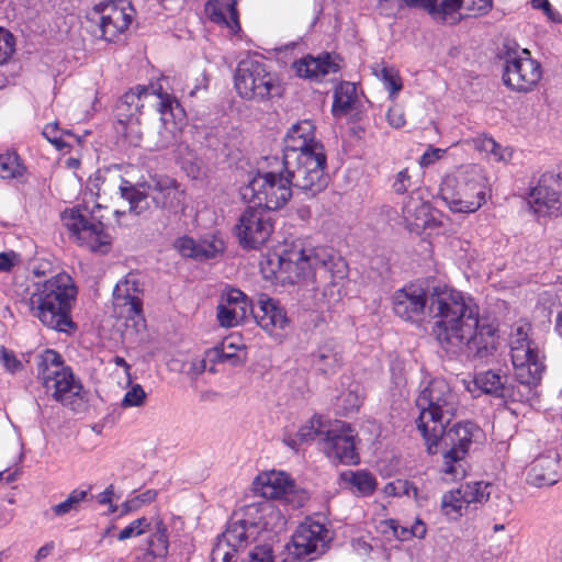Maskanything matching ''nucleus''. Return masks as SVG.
Segmentation results:
<instances>
[{"instance_id":"obj_1","label":"nucleus","mask_w":562,"mask_h":562,"mask_svg":"<svg viewBox=\"0 0 562 562\" xmlns=\"http://www.w3.org/2000/svg\"><path fill=\"white\" fill-rule=\"evenodd\" d=\"M429 316L432 335L448 352L465 350L480 361L490 359L497 349V329L481 322L479 305L471 296L445 286L430 297Z\"/></svg>"},{"instance_id":"obj_2","label":"nucleus","mask_w":562,"mask_h":562,"mask_svg":"<svg viewBox=\"0 0 562 562\" xmlns=\"http://www.w3.org/2000/svg\"><path fill=\"white\" fill-rule=\"evenodd\" d=\"M529 323L514 324L509 335V348L516 384L507 383V376L495 370L475 374L474 384L483 393L499 397L504 402L529 401L542 379L544 364L537 344L529 338Z\"/></svg>"},{"instance_id":"obj_3","label":"nucleus","mask_w":562,"mask_h":562,"mask_svg":"<svg viewBox=\"0 0 562 562\" xmlns=\"http://www.w3.org/2000/svg\"><path fill=\"white\" fill-rule=\"evenodd\" d=\"M262 521L236 519L227 524L225 531L217 537L211 551V562H274L269 544L250 546L261 529L282 530L285 518L280 510L266 504L260 507Z\"/></svg>"},{"instance_id":"obj_4","label":"nucleus","mask_w":562,"mask_h":562,"mask_svg":"<svg viewBox=\"0 0 562 562\" xmlns=\"http://www.w3.org/2000/svg\"><path fill=\"white\" fill-rule=\"evenodd\" d=\"M27 296L20 300L21 307L49 329L70 334L77 326L71 311L77 299V286L66 272L56 273L44 281L33 282Z\"/></svg>"},{"instance_id":"obj_5","label":"nucleus","mask_w":562,"mask_h":562,"mask_svg":"<svg viewBox=\"0 0 562 562\" xmlns=\"http://www.w3.org/2000/svg\"><path fill=\"white\" fill-rule=\"evenodd\" d=\"M278 268L273 273L284 274L291 282L306 278L312 271L333 285L347 277V263L344 259L326 249L304 248L301 241H294L290 248L278 256Z\"/></svg>"},{"instance_id":"obj_6","label":"nucleus","mask_w":562,"mask_h":562,"mask_svg":"<svg viewBox=\"0 0 562 562\" xmlns=\"http://www.w3.org/2000/svg\"><path fill=\"white\" fill-rule=\"evenodd\" d=\"M449 424H441L439 436H432V431L422 436L429 454L442 451V473L451 481L461 480L467 473L465 457L470 446L481 434V429L471 422L458 423L447 429Z\"/></svg>"},{"instance_id":"obj_7","label":"nucleus","mask_w":562,"mask_h":562,"mask_svg":"<svg viewBox=\"0 0 562 562\" xmlns=\"http://www.w3.org/2000/svg\"><path fill=\"white\" fill-rule=\"evenodd\" d=\"M419 415L416 426L424 436L432 431V436H439L441 424H450L456 416L459 400L443 379H432L419 392L416 398Z\"/></svg>"},{"instance_id":"obj_8","label":"nucleus","mask_w":562,"mask_h":562,"mask_svg":"<svg viewBox=\"0 0 562 562\" xmlns=\"http://www.w3.org/2000/svg\"><path fill=\"white\" fill-rule=\"evenodd\" d=\"M485 178L476 166H467L447 176L441 195L452 212L473 213L485 203Z\"/></svg>"},{"instance_id":"obj_9","label":"nucleus","mask_w":562,"mask_h":562,"mask_svg":"<svg viewBox=\"0 0 562 562\" xmlns=\"http://www.w3.org/2000/svg\"><path fill=\"white\" fill-rule=\"evenodd\" d=\"M37 378L47 393L64 406H72L79 397L82 384L74 375L70 367L64 364L61 356L46 349L36 357Z\"/></svg>"},{"instance_id":"obj_10","label":"nucleus","mask_w":562,"mask_h":562,"mask_svg":"<svg viewBox=\"0 0 562 562\" xmlns=\"http://www.w3.org/2000/svg\"><path fill=\"white\" fill-rule=\"evenodd\" d=\"M283 168L292 187L314 196L328 184L325 173L327 157L324 151L291 154L282 157Z\"/></svg>"},{"instance_id":"obj_11","label":"nucleus","mask_w":562,"mask_h":562,"mask_svg":"<svg viewBox=\"0 0 562 562\" xmlns=\"http://www.w3.org/2000/svg\"><path fill=\"white\" fill-rule=\"evenodd\" d=\"M235 88L246 100L262 101L279 93L278 78L263 61L256 58H246L238 63Z\"/></svg>"},{"instance_id":"obj_12","label":"nucleus","mask_w":562,"mask_h":562,"mask_svg":"<svg viewBox=\"0 0 562 562\" xmlns=\"http://www.w3.org/2000/svg\"><path fill=\"white\" fill-rule=\"evenodd\" d=\"M244 198L250 195L257 205L271 212L283 207L292 196V184L283 172H258L246 186Z\"/></svg>"},{"instance_id":"obj_13","label":"nucleus","mask_w":562,"mask_h":562,"mask_svg":"<svg viewBox=\"0 0 562 562\" xmlns=\"http://www.w3.org/2000/svg\"><path fill=\"white\" fill-rule=\"evenodd\" d=\"M541 77V65L531 58L528 49L506 53L502 79L507 88L515 92L528 93L538 86Z\"/></svg>"},{"instance_id":"obj_14","label":"nucleus","mask_w":562,"mask_h":562,"mask_svg":"<svg viewBox=\"0 0 562 562\" xmlns=\"http://www.w3.org/2000/svg\"><path fill=\"white\" fill-rule=\"evenodd\" d=\"M272 232V214L260 205L247 206L234 226V234L244 249H257L268 240Z\"/></svg>"},{"instance_id":"obj_15","label":"nucleus","mask_w":562,"mask_h":562,"mask_svg":"<svg viewBox=\"0 0 562 562\" xmlns=\"http://www.w3.org/2000/svg\"><path fill=\"white\" fill-rule=\"evenodd\" d=\"M64 226L76 241L93 252L105 254L110 247V236L101 222L89 218L79 210H66L61 214Z\"/></svg>"},{"instance_id":"obj_16","label":"nucleus","mask_w":562,"mask_h":562,"mask_svg":"<svg viewBox=\"0 0 562 562\" xmlns=\"http://www.w3.org/2000/svg\"><path fill=\"white\" fill-rule=\"evenodd\" d=\"M132 8L124 2L108 1L94 7L91 20L97 23L95 35L115 42L132 22Z\"/></svg>"},{"instance_id":"obj_17","label":"nucleus","mask_w":562,"mask_h":562,"mask_svg":"<svg viewBox=\"0 0 562 562\" xmlns=\"http://www.w3.org/2000/svg\"><path fill=\"white\" fill-rule=\"evenodd\" d=\"M357 435L348 425L330 426L318 440V446L333 463L357 464L359 454L356 449Z\"/></svg>"},{"instance_id":"obj_18","label":"nucleus","mask_w":562,"mask_h":562,"mask_svg":"<svg viewBox=\"0 0 562 562\" xmlns=\"http://www.w3.org/2000/svg\"><path fill=\"white\" fill-rule=\"evenodd\" d=\"M561 178L559 173L544 172L529 190L528 204L538 216L562 215Z\"/></svg>"},{"instance_id":"obj_19","label":"nucleus","mask_w":562,"mask_h":562,"mask_svg":"<svg viewBox=\"0 0 562 562\" xmlns=\"http://www.w3.org/2000/svg\"><path fill=\"white\" fill-rule=\"evenodd\" d=\"M328 541L329 531L323 524L306 521L301 524L292 536L290 553L299 560H314L325 552Z\"/></svg>"},{"instance_id":"obj_20","label":"nucleus","mask_w":562,"mask_h":562,"mask_svg":"<svg viewBox=\"0 0 562 562\" xmlns=\"http://www.w3.org/2000/svg\"><path fill=\"white\" fill-rule=\"evenodd\" d=\"M143 289L138 280L128 274L119 281L113 290V307L117 317L131 319L134 324L144 321Z\"/></svg>"},{"instance_id":"obj_21","label":"nucleus","mask_w":562,"mask_h":562,"mask_svg":"<svg viewBox=\"0 0 562 562\" xmlns=\"http://www.w3.org/2000/svg\"><path fill=\"white\" fill-rule=\"evenodd\" d=\"M104 193L115 192L130 204L128 212L135 215L145 214L150 209V191L144 192L130 181L122 178L115 170H106L102 176L101 188Z\"/></svg>"},{"instance_id":"obj_22","label":"nucleus","mask_w":562,"mask_h":562,"mask_svg":"<svg viewBox=\"0 0 562 562\" xmlns=\"http://www.w3.org/2000/svg\"><path fill=\"white\" fill-rule=\"evenodd\" d=\"M442 289L434 288L429 296H427L424 289L415 285L397 290L392 297L393 311L395 315L404 321L417 322L423 316L426 306L429 307L434 292Z\"/></svg>"},{"instance_id":"obj_23","label":"nucleus","mask_w":562,"mask_h":562,"mask_svg":"<svg viewBox=\"0 0 562 562\" xmlns=\"http://www.w3.org/2000/svg\"><path fill=\"white\" fill-rule=\"evenodd\" d=\"M146 188L150 191L151 202L156 207L175 214L184 209V191L175 179L168 176H154Z\"/></svg>"},{"instance_id":"obj_24","label":"nucleus","mask_w":562,"mask_h":562,"mask_svg":"<svg viewBox=\"0 0 562 562\" xmlns=\"http://www.w3.org/2000/svg\"><path fill=\"white\" fill-rule=\"evenodd\" d=\"M315 132L316 126L311 120H302L291 125L283 138V157L324 151V145L316 138Z\"/></svg>"},{"instance_id":"obj_25","label":"nucleus","mask_w":562,"mask_h":562,"mask_svg":"<svg viewBox=\"0 0 562 562\" xmlns=\"http://www.w3.org/2000/svg\"><path fill=\"white\" fill-rule=\"evenodd\" d=\"M252 304L238 289L231 288L221 296L217 305V321L222 327H235L251 315Z\"/></svg>"},{"instance_id":"obj_26","label":"nucleus","mask_w":562,"mask_h":562,"mask_svg":"<svg viewBox=\"0 0 562 562\" xmlns=\"http://www.w3.org/2000/svg\"><path fill=\"white\" fill-rule=\"evenodd\" d=\"M251 315L256 323L271 335L284 329L289 324L284 308L265 293L258 295L256 304L251 307Z\"/></svg>"},{"instance_id":"obj_27","label":"nucleus","mask_w":562,"mask_h":562,"mask_svg":"<svg viewBox=\"0 0 562 562\" xmlns=\"http://www.w3.org/2000/svg\"><path fill=\"white\" fill-rule=\"evenodd\" d=\"M437 211L432 210L427 201L419 196H408L403 205L402 214L407 229L420 234L426 228H434L440 225L436 217Z\"/></svg>"},{"instance_id":"obj_28","label":"nucleus","mask_w":562,"mask_h":562,"mask_svg":"<svg viewBox=\"0 0 562 562\" xmlns=\"http://www.w3.org/2000/svg\"><path fill=\"white\" fill-rule=\"evenodd\" d=\"M150 94L148 92V86H136L131 88L123 97L119 100L115 113L117 122L120 124H130L134 130V121L139 120L142 109L148 104Z\"/></svg>"},{"instance_id":"obj_29","label":"nucleus","mask_w":562,"mask_h":562,"mask_svg":"<svg viewBox=\"0 0 562 562\" xmlns=\"http://www.w3.org/2000/svg\"><path fill=\"white\" fill-rule=\"evenodd\" d=\"M311 367L322 375H333L342 366L340 346L334 339H325L310 355Z\"/></svg>"},{"instance_id":"obj_30","label":"nucleus","mask_w":562,"mask_h":562,"mask_svg":"<svg viewBox=\"0 0 562 562\" xmlns=\"http://www.w3.org/2000/svg\"><path fill=\"white\" fill-rule=\"evenodd\" d=\"M175 247L182 256L202 261L213 259L222 254L224 251V241L215 236L200 241L183 236L176 240Z\"/></svg>"},{"instance_id":"obj_31","label":"nucleus","mask_w":562,"mask_h":562,"mask_svg":"<svg viewBox=\"0 0 562 562\" xmlns=\"http://www.w3.org/2000/svg\"><path fill=\"white\" fill-rule=\"evenodd\" d=\"M257 488L265 498H286L293 492L294 484L284 472L271 471L257 477Z\"/></svg>"},{"instance_id":"obj_32","label":"nucleus","mask_w":562,"mask_h":562,"mask_svg":"<svg viewBox=\"0 0 562 562\" xmlns=\"http://www.w3.org/2000/svg\"><path fill=\"white\" fill-rule=\"evenodd\" d=\"M292 67L299 77L316 81L338 70V65L331 61L329 54L319 57H303L294 61Z\"/></svg>"},{"instance_id":"obj_33","label":"nucleus","mask_w":562,"mask_h":562,"mask_svg":"<svg viewBox=\"0 0 562 562\" xmlns=\"http://www.w3.org/2000/svg\"><path fill=\"white\" fill-rule=\"evenodd\" d=\"M407 7L418 8L426 11L435 21L446 22L454 19V14L459 12L463 0H402Z\"/></svg>"},{"instance_id":"obj_34","label":"nucleus","mask_w":562,"mask_h":562,"mask_svg":"<svg viewBox=\"0 0 562 562\" xmlns=\"http://www.w3.org/2000/svg\"><path fill=\"white\" fill-rule=\"evenodd\" d=\"M236 0H207L204 11L209 19L221 25L239 27Z\"/></svg>"},{"instance_id":"obj_35","label":"nucleus","mask_w":562,"mask_h":562,"mask_svg":"<svg viewBox=\"0 0 562 562\" xmlns=\"http://www.w3.org/2000/svg\"><path fill=\"white\" fill-rule=\"evenodd\" d=\"M359 103L357 88L352 82H340L334 92L331 113L334 116L351 114Z\"/></svg>"},{"instance_id":"obj_36","label":"nucleus","mask_w":562,"mask_h":562,"mask_svg":"<svg viewBox=\"0 0 562 562\" xmlns=\"http://www.w3.org/2000/svg\"><path fill=\"white\" fill-rule=\"evenodd\" d=\"M327 429L321 416H313L306 424L300 427L295 435L285 436L283 442L291 449L296 450L302 443L313 441L317 437L319 440Z\"/></svg>"},{"instance_id":"obj_37","label":"nucleus","mask_w":562,"mask_h":562,"mask_svg":"<svg viewBox=\"0 0 562 562\" xmlns=\"http://www.w3.org/2000/svg\"><path fill=\"white\" fill-rule=\"evenodd\" d=\"M340 479L350 485L352 492L359 496H369L376 488V480L373 474L368 471L348 470L340 474Z\"/></svg>"},{"instance_id":"obj_38","label":"nucleus","mask_w":562,"mask_h":562,"mask_svg":"<svg viewBox=\"0 0 562 562\" xmlns=\"http://www.w3.org/2000/svg\"><path fill=\"white\" fill-rule=\"evenodd\" d=\"M182 136L181 126L171 119L165 117L157 132L155 148L158 150L175 147L180 144Z\"/></svg>"},{"instance_id":"obj_39","label":"nucleus","mask_w":562,"mask_h":562,"mask_svg":"<svg viewBox=\"0 0 562 562\" xmlns=\"http://www.w3.org/2000/svg\"><path fill=\"white\" fill-rule=\"evenodd\" d=\"M492 484L485 482H472L460 485L457 488L462 496V501L467 508L475 504H484L491 496Z\"/></svg>"},{"instance_id":"obj_40","label":"nucleus","mask_w":562,"mask_h":562,"mask_svg":"<svg viewBox=\"0 0 562 562\" xmlns=\"http://www.w3.org/2000/svg\"><path fill=\"white\" fill-rule=\"evenodd\" d=\"M148 92L150 94L148 104L155 105L157 111L161 114V121L165 117H173V104L179 106V103L169 93L162 91V87L159 83L148 85Z\"/></svg>"},{"instance_id":"obj_41","label":"nucleus","mask_w":562,"mask_h":562,"mask_svg":"<svg viewBox=\"0 0 562 562\" xmlns=\"http://www.w3.org/2000/svg\"><path fill=\"white\" fill-rule=\"evenodd\" d=\"M27 169L15 151L0 154V178L23 180Z\"/></svg>"},{"instance_id":"obj_42","label":"nucleus","mask_w":562,"mask_h":562,"mask_svg":"<svg viewBox=\"0 0 562 562\" xmlns=\"http://www.w3.org/2000/svg\"><path fill=\"white\" fill-rule=\"evenodd\" d=\"M440 508L445 516L453 520L459 519L468 510L457 488L442 495Z\"/></svg>"},{"instance_id":"obj_43","label":"nucleus","mask_w":562,"mask_h":562,"mask_svg":"<svg viewBox=\"0 0 562 562\" xmlns=\"http://www.w3.org/2000/svg\"><path fill=\"white\" fill-rule=\"evenodd\" d=\"M557 468V461L551 458H540L533 464L530 476L538 485H552L557 482L555 471H544V469Z\"/></svg>"},{"instance_id":"obj_44","label":"nucleus","mask_w":562,"mask_h":562,"mask_svg":"<svg viewBox=\"0 0 562 562\" xmlns=\"http://www.w3.org/2000/svg\"><path fill=\"white\" fill-rule=\"evenodd\" d=\"M167 527L162 521L156 524V530L148 540V552L155 558H165L168 554Z\"/></svg>"},{"instance_id":"obj_45","label":"nucleus","mask_w":562,"mask_h":562,"mask_svg":"<svg viewBox=\"0 0 562 562\" xmlns=\"http://www.w3.org/2000/svg\"><path fill=\"white\" fill-rule=\"evenodd\" d=\"M88 494L89 490L76 488L70 492V494L64 502L53 506L52 512L56 516H64L71 512H78L80 509L81 503L87 499Z\"/></svg>"},{"instance_id":"obj_46","label":"nucleus","mask_w":562,"mask_h":562,"mask_svg":"<svg viewBox=\"0 0 562 562\" xmlns=\"http://www.w3.org/2000/svg\"><path fill=\"white\" fill-rule=\"evenodd\" d=\"M476 147L485 151L486 154H491L498 161H506L508 157H510V153L507 149H502V147L490 137H485L476 142Z\"/></svg>"},{"instance_id":"obj_47","label":"nucleus","mask_w":562,"mask_h":562,"mask_svg":"<svg viewBox=\"0 0 562 562\" xmlns=\"http://www.w3.org/2000/svg\"><path fill=\"white\" fill-rule=\"evenodd\" d=\"M146 400V393L142 385L134 384L124 395L122 400L123 407L142 406Z\"/></svg>"},{"instance_id":"obj_48","label":"nucleus","mask_w":562,"mask_h":562,"mask_svg":"<svg viewBox=\"0 0 562 562\" xmlns=\"http://www.w3.org/2000/svg\"><path fill=\"white\" fill-rule=\"evenodd\" d=\"M14 52V37L5 29L0 27V65L9 60Z\"/></svg>"},{"instance_id":"obj_49","label":"nucleus","mask_w":562,"mask_h":562,"mask_svg":"<svg viewBox=\"0 0 562 562\" xmlns=\"http://www.w3.org/2000/svg\"><path fill=\"white\" fill-rule=\"evenodd\" d=\"M147 520L145 517L135 519L132 521L128 526H126L124 529H122L117 535V540L124 541L126 539H130L132 537L140 536L145 533L147 527Z\"/></svg>"},{"instance_id":"obj_50","label":"nucleus","mask_w":562,"mask_h":562,"mask_svg":"<svg viewBox=\"0 0 562 562\" xmlns=\"http://www.w3.org/2000/svg\"><path fill=\"white\" fill-rule=\"evenodd\" d=\"M42 134L58 150H61L65 147H68V144L63 139V132L59 130L57 123L47 124L43 128Z\"/></svg>"},{"instance_id":"obj_51","label":"nucleus","mask_w":562,"mask_h":562,"mask_svg":"<svg viewBox=\"0 0 562 562\" xmlns=\"http://www.w3.org/2000/svg\"><path fill=\"white\" fill-rule=\"evenodd\" d=\"M387 488H393V495L395 496L405 495L415 499H417L418 496L417 486L407 480H398L396 482L389 483Z\"/></svg>"},{"instance_id":"obj_52","label":"nucleus","mask_w":562,"mask_h":562,"mask_svg":"<svg viewBox=\"0 0 562 562\" xmlns=\"http://www.w3.org/2000/svg\"><path fill=\"white\" fill-rule=\"evenodd\" d=\"M383 83L391 97L397 94L402 89L401 80L393 69L383 68L381 71Z\"/></svg>"},{"instance_id":"obj_53","label":"nucleus","mask_w":562,"mask_h":562,"mask_svg":"<svg viewBox=\"0 0 562 562\" xmlns=\"http://www.w3.org/2000/svg\"><path fill=\"white\" fill-rule=\"evenodd\" d=\"M532 9L541 10L549 21L554 23H562V16L558 13L549 2V0H531Z\"/></svg>"},{"instance_id":"obj_54","label":"nucleus","mask_w":562,"mask_h":562,"mask_svg":"<svg viewBox=\"0 0 562 562\" xmlns=\"http://www.w3.org/2000/svg\"><path fill=\"white\" fill-rule=\"evenodd\" d=\"M30 269L35 277H47L54 272V265L48 259L35 258L30 263Z\"/></svg>"},{"instance_id":"obj_55","label":"nucleus","mask_w":562,"mask_h":562,"mask_svg":"<svg viewBox=\"0 0 562 562\" xmlns=\"http://www.w3.org/2000/svg\"><path fill=\"white\" fill-rule=\"evenodd\" d=\"M412 187V179L408 169L404 168L395 176L392 188L396 194H404Z\"/></svg>"},{"instance_id":"obj_56","label":"nucleus","mask_w":562,"mask_h":562,"mask_svg":"<svg viewBox=\"0 0 562 562\" xmlns=\"http://www.w3.org/2000/svg\"><path fill=\"white\" fill-rule=\"evenodd\" d=\"M1 360L5 369L11 373H14L22 369V362L15 357V355L12 351L5 348H2L1 350Z\"/></svg>"},{"instance_id":"obj_57","label":"nucleus","mask_w":562,"mask_h":562,"mask_svg":"<svg viewBox=\"0 0 562 562\" xmlns=\"http://www.w3.org/2000/svg\"><path fill=\"white\" fill-rule=\"evenodd\" d=\"M446 150L437 147L429 146L428 149L422 155L419 165L422 167H428L439 160Z\"/></svg>"},{"instance_id":"obj_58","label":"nucleus","mask_w":562,"mask_h":562,"mask_svg":"<svg viewBox=\"0 0 562 562\" xmlns=\"http://www.w3.org/2000/svg\"><path fill=\"white\" fill-rule=\"evenodd\" d=\"M20 262V255L14 251L0 252V272H9Z\"/></svg>"},{"instance_id":"obj_59","label":"nucleus","mask_w":562,"mask_h":562,"mask_svg":"<svg viewBox=\"0 0 562 562\" xmlns=\"http://www.w3.org/2000/svg\"><path fill=\"white\" fill-rule=\"evenodd\" d=\"M135 127L132 130L130 124H122L124 127V135L128 139V142L134 145L138 146L139 142L142 139V132L139 128V120L134 121Z\"/></svg>"},{"instance_id":"obj_60","label":"nucleus","mask_w":562,"mask_h":562,"mask_svg":"<svg viewBox=\"0 0 562 562\" xmlns=\"http://www.w3.org/2000/svg\"><path fill=\"white\" fill-rule=\"evenodd\" d=\"M386 119L389 124L396 128L402 127L405 124L404 113L398 106L390 108L386 113Z\"/></svg>"},{"instance_id":"obj_61","label":"nucleus","mask_w":562,"mask_h":562,"mask_svg":"<svg viewBox=\"0 0 562 562\" xmlns=\"http://www.w3.org/2000/svg\"><path fill=\"white\" fill-rule=\"evenodd\" d=\"M390 528L393 531V535L400 540V541H406L412 538L411 533V527H404L401 526L396 520L390 519L387 521Z\"/></svg>"},{"instance_id":"obj_62","label":"nucleus","mask_w":562,"mask_h":562,"mask_svg":"<svg viewBox=\"0 0 562 562\" xmlns=\"http://www.w3.org/2000/svg\"><path fill=\"white\" fill-rule=\"evenodd\" d=\"M467 5V9L475 10L482 14L487 12L492 8V0H463L462 7Z\"/></svg>"},{"instance_id":"obj_63","label":"nucleus","mask_w":562,"mask_h":562,"mask_svg":"<svg viewBox=\"0 0 562 562\" xmlns=\"http://www.w3.org/2000/svg\"><path fill=\"white\" fill-rule=\"evenodd\" d=\"M411 533L412 538L424 539L427 533L426 524L422 519L416 518L415 522L411 526Z\"/></svg>"},{"instance_id":"obj_64","label":"nucleus","mask_w":562,"mask_h":562,"mask_svg":"<svg viewBox=\"0 0 562 562\" xmlns=\"http://www.w3.org/2000/svg\"><path fill=\"white\" fill-rule=\"evenodd\" d=\"M376 8L382 15L391 16L395 12L394 4L391 0H376Z\"/></svg>"}]
</instances>
